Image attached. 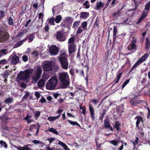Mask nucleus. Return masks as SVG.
<instances>
[{"label": "nucleus", "mask_w": 150, "mask_h": 150, "mask_svg": "<svg viewBox=\"0 0 150 150\" xmlns=\"http://www.w3.org/2000/svg\"><path fill=\"white\" fill-rule=\"evenodd\" d=\"M59 79L61 83V88H66L70 84V80L67 72H60L59 74Z\"/></svg>", "instance_id": "obj_1"}, {"label": "nucleus", "mask_w": 150, "mask_h": 150, "mask_svg": "<svg viewBox=\"0 0 150 150\" xmlns=\"http://www.w3.org/2000/svg\"><path fill=\"white\" fill-rule=\"evenodd\" d=\"M59 61L62 68L64 69H67L69 65L68 56L65 52H61L59 56Z\"/></svg>", "instance_id": "obj_2"}, {"label": "nucleus", "mask_w": 150, "mask_h": 150, "mask_svg": "<svg viewBox=\"0 0 150 150\" xmlns=\"http://www.w3.org/2000/svg\"><path fill=\"white\" fill-rule=\"evenodd\" d=\"M33 70L32 69H29L25 70L24 71H22L17 74V77L20 79L24 80L26 82L30 77V74L32 73Z\"/></svg>", "instance_id": "obj_3"}, {"label": "nucleus", "mask_w": 150, "mask_h": 150, "mask_svg": "<svg viewBox=\"0 0 150 150\" xmlns=\"http://www.w3.org/2000/svg\"><path fill=\"white\" fill-rule=\"evenodd\" d=\"M57 83V79L56 76L52 77L47 81L46 85V88L49 90L55 89Z\"/></svg>", "instance_id": "obj_4"}, {"label": "nucleus", "mask_w": 150, "mask_h": 150, "mask_svg": "<svg viewBox=\"0 0 150 150\" xmlns=\"http://www.w3.org/2000/svg\"><path fill=\"white\" fill-rule=\"evenodd\" d=\"M149 56V55L148 54L146 53L142 56L141 57L139 58L138 61L136 62L134 65L132 67L130 70L129 71V73H130L131 72L133 69L136 67L137 66L139 65L143 62L145 61L147 58Z\"/></svg>", "instance_id": "obj_5"}, {"label": "nucleus", "mask_w": 150, "mask_h": 150, "mask_svg": "<svg viewBox=\"0 0 150 150\" xmlns=\"http://www.w3.org/2000/svg\"><path fill=\"white\" fill-rule=\"evenodd\" d=\"M149 56V55L148 54L146 53L142 56L141 57L139 58L138 61L136 62L134 65L132 67L130 70L129 71V73H130L131 72L133 69L136 67L137 66L139 65L143 62L145 61L147 58Z\"/></svg>", "instance_id": "obj_6"}, {"label": "nucleus", "mask_w": 150, "mask_h": 150, "mask_svg": "<svg viewBox=\"0 0 150 150\" xmlns=\"http://www.w3.org/2000/svg\"><path fill=\"white\" fill-rule=\"evenodd\" d=\"M129 103L132 106H134L141 103H146L147 102L142 100H138L136 97H133L130 99Z\"/></svg>", "instance_id": "obj_7"}, {"label": "nucleus", "mask_w": 150, "mask_h": 150, "mask_svg": "<svg viewBox=\"0 0 150 150\" xmlns=\"http://www.w3.org/2000/svg\"><path fill=\"white\" fill-rule=\"evenodd\" d=\"M64 33L62 31H57L55 36L56 39L58 41L64 42L66 40V37L63 34Z\"/></svg>", "instance_id": "obj_8"}, {"label": "nucleus", "mask_w": 150, "mask_h": 150, "mask_svg": "<svg viewBox=\"0 0 150 150\" xmlns=\"http://www.w3.org/2000/svg\"><path fill=\"white\" fill-rule=\"evenodd\" d=\"M42 71L40 67H38L35 72L34 76H33V79L35 82H37L38 80L40 79L41 74H42Z\"/></svg>", "instance_id": "obj_9"}, {"label": "nucleus", "mask_w": 150, "mask_h": 150, "mask_svg": "<svg viewBox=\"0 0 150 150\" xmlns=\"http://www.w3.org/2000/svg\"><path fill=\"white\" fill-rule=\"evenodd\" d=\"M69 24L68 23H67L64 20L62 23L61 26L62 27H64L62 30L64 33H66L70 30V29L69 26Z\"/></svg>", "instance_id": "obj_10"}, {"label": "nucleus", "mask_w": 150, "mask_h": 150, "mask_svg": "<svg viewBox=\"0 0 150 150\" xmlns=\"http://www.w3.org/2000/svg\"><path fill=\"white\" fill-rule=\"evenodd\" d=\"M59 50L55 45H54L50 47L49 49V51L52 55H56L57 54Z\"/></svg>", "instance_id": "obj_11"}, {"label": "nucleus", "mask_w": 150, "mask_h": 150, "mask_svg": "<svg viewBox=\"0 0 150 150\" xmlns=\"http://www.w3.org/2000/svg\"><path fill=\"white\" fill-rule=\"evenodd\" d=\"M45 70L46 71H50L52 70V64L50 61H47L43 65Z\"/></svg>", "instance_id": "obj_12"}, {"label": "nucleus", "mask_w": 150, "mask_h": 150, "mask_svg": "<svg viewBox=\"0 0 150 150\" xmlns=\"http://www.w3.org/2000/svg\"><path fill=\"white\" fill-rule=\"evenodd\" d=\"M40 126L39 125H37L35 124H33L31 125L29 129L30 132H34L35 131H36V135H38L39 130Z\"/></svg>", "instance_id": "obj_13"}, {"label": "nucleus", "mask_w": 150, "mask_h": 150, "mask_svg": "<svg viewBox=\"0 0 150 150\" xmlns=\"http://www.w3.org/2000/svg\"><path fill=\"white\" fill-rule=\"evenodd\" d=\"M89 109L90 113V115L92 120H95V112L91 104L89 105Z\"/></svg>", "instance_id": "obj_14"}, {"label": "nucleus", "mask_w": 150, "mask_h": 150, "mask_svg": "<svg viewBox=\"0 0 150 150\" xmlns=\"http://www.w3.org/2000/svg\"><path fill=\"white\" fill-rule=\"evenodd\" d=\"M76 45L74 44H72L68 47V51L69 54L74 52L76 50Z\"/></svg>", "instance_id": "obj_15"}, {"label": "nucleus", "mask_w": 150, "mask_h": 150, "mask_svg": "<svg viewBox=\"0 0 150 150\" xmlns=\"http://www.w3.org/2000/svg\"><path fill=\"white\" fill-rule=\"evenodd\" d=\"M34 36L35 34L34 33H32L30 34L24 39V41L25 42L27 40H28V42L30 43L32 42L33 40Z\"/></svg>", "instance_id": "obj_16"}, {"label": "nucleus", "mask_w": 150, "mask_h": 150, "mask_svg": "<svg viewBox=\"0 0 150 150\" xmlns=\"http://www.w3.org/2000/svg\"><path fill=\"white\" fill-rule=\"evenodd\" d=\"M9 36L8 32H6L0 35V38L3 41H6L9 39Z\"/></svg>", "instance_id": "obj_17"}, {"label": "nucleus", "mask_w": 150, "mask_h": 150, "mask_svg": "<svg viewBox=\"0 0 150 150\" xmlns=\"http://www.w3.org/2000/svg\"><path fill=\"white\" fill-rule=\"evenodd\" d=\"M11 146L19 150H32V149L27 147V146H25L23 147H22L21 146H17L13 144H12Z\"/></svg>", "instance_id": "obj_18"}, {"label": "nucleus", "mask_w": 150, "mask_h": 150, "mask_svg": "<svg viewBox=\"0 0 150 150\" xmlns=\"http://www.w3.org/2000/svg\"><path fill=\"white\" fill-rule=\"evenodd\" d=\"M135 119H137L136 123V127L139 129V125L141 121L143 122V118L141 116H137L135 118Z\"/></svg>", "instance_id": "obj_19"}, {"label": "nucleus", "mask_w": 150, "mask_h": 150, "mask_svg": "<svg viewBox=\"0 0 150 150\" xmlns=\"http://www.w3.org/2000/svg\"><path fill=\"white\" fill-rule=\"evenodd\" d=\"M80 18L86 19L89 16V13L87 12H82L80 14Z\"/></svg>", "instance_id": "obj_20"}, {"label": "nucleus", "mask_w": 150, "mask_h": 150, "mask_svg": "<svg viewBox=\"0 0 150 150\" xmlns=\"http://www.w3.org/2000/svg\"><path fill=\"white\" fill-rule=\"evenodd\" d=\"M12 64L14 65L18 63L19 60V57L16 55H15L12 57Z\"/></svg>", "instance_id": "obj_21"}, {"label": "nucleus", "mask_w": 150, "mask_h": 150, "mask_svg": "<svg viewBox=\"0 0 150 150\" xmlns=\"http://www.w3.org/2000/svg\"><path fill=\"white\" fill-rule=\"evenodd\" d=\"M150 47V39L147 37L146 39L145 43V48L147 51H148Z\"/></svg>", "instance_id": "obj_22"}, {"label": "nucleus", "mask_w": 150, "mask_h": 150, "mask_svg": "<svg viewBox=\"0 0 150 150\" xmlns=\"http://www.w3.org/2000/svg\"><path fill=\"white\" fill-rule=\"evenodd\" d=\"M104 6V4L103 3H102L101 1L98 2L97 1L96 6L95 7V9L96 10H99L100 8H103Z\"/></svg>", "instance_id": "obj_23"}, {"label": "nucleus", "mask_w": 150, "mask_h": 150, "mask_svg": "<svg viewBox=\"0 0 150 150\" xmlns=\"http://www.w3.org/2000/svg\"><path fill=\"white\" fill-rule=\"evenodd\" d=\"M114 128H115L117 131H119L121 127V123L119 121H116L115 124V126H113Z\"/></svg>", "instance_id": "obj_24"}, {"label": "nucleus", "mask_w": 150, "mask_h": 150, "mask_svg": "<svg viewBox=\"0 0 150 150\" xmlns=\"http://www.w3.org/2000/svg\"><path fill=\"white\" fill-rule=\"evenodd\" d=\"M67 23H68L69 24H71L73 22V18L71 17H67L64 19Z\"/></svg>", "instance_id": "obj_25"}, {"label": "nucleus", "mask_w": 150, "mask_h": 150, "mask_svg": "<svg viewBox=\"0 0 150 150\" xmlns=\"http://www.w3.org/2000/svg\"><path fill=\"white\" fill-rule=\"evenodd\" d=\"M117 32V30L116 26L114 25L113 26V40L115 41L116 39V35Z\"/></svg>", "instance_id": "obj_26"}, {"label": "nucleus", "mask_w": 150, "mask_h": 150, "mask_svg": "<svg viewBox=\"0 0 150 150\" xmlns=\"http://www.w3.org/2000/svg\"><path fill=\"white\" fill-rule=\"evenodd\" d=\"M45 80L44 79H41L38 81V86L39 87H43L44 86Z\"/></svg>", "instance_id": "obj_27"}, {"label": "nucleus", "mask_w": 150, "mask_h": 150, "mask_svg": "<svg viewBox=\"0 0 150 150\" xmlns=\"http://www.w3.org/2000/svg\"><path fill=\"white\" fill-rule=\"evenodd\" d=\"M32 143H33L35 144H39L40 145V147H42L44 145V143H43L41 141H40L38 140H34L32 142Z\"/></svg>", "instance_id": "obj_28"}, {"label": "nucleus", "mask_w": 150, "mask_h": 150, "mask_svg": "<svg viewBox=\"0 0 150 150\" xmlns=\"http://www.w3.org/2000/svg\"><path fill=\"white\" fill-rule=\"evenodd\" d=\"M136 45L130 44L127 46V49L128 50L132 51L133 50H136Z\"/></svg>", "instance_id": "obj_29"}, {"label": "nucleus", "mask_w": 150, "mask_h": 150, "mask_svg": "<svg viewBox=\"0 0 150 150\" xmlns=\"http://www.w3.org/2000/svg\"><path fill=\"white\" fill-rule=\"evenodd\" d=\"M104 127L105 129H108L111 125L109 123V120L108 119H106L104 121Z\"/></svg>", "instance_id": "obj_30"}, {"label": "nucleus", "mask_w": 150, "mask_h": 150, "mask_svg": "<svg viewBox=\"0 0 150 150\" xmlns=\"http://www.w3.org/2000/svg\"><path fill=\"white\" fill-rule=\"evenodd\" d=\"M13 101V99L11 97H8L6 98V99L4 100V102L7 104L9 105V103H11Z\"/></svg>", "instance_id": "obj_31"}, {"label": "nucleus", "mask_w": 150, "mask_h": 150, "mask_svg": "<svg viewBox=\"0 0 150 150\" xmlns=\"http://www.w3.org/2000/svg\"><path fill=\"white\" fill-rule=\"evenodd\" d=\"M24 42H25V41H24V39L18 42L14 46L13 48H16L22 45Z\"/></svg>", "instance_id": "obj_32"}, {"label": "nucleus", "mask_w": 150, "mask_h": 150, "mask_svg": "<svg viewBox=\"0 0 150 150\" xmlns=\"http://www.w3.org/2000/svg\"><path fill=\"white\" fill-rule=\"evenodd\" d=\"M68 121L70 124L73 125H76L78 126L79 127L81 128L80 125L78 124L77 122L69 120H68Z\"/></svg>", "instance_id": "obj_33"}, {"label": "nucleus", "mask_w": 150, "mask_h": 150, "mask_svg": "<svg viewBox=\"0 0 150 150\" xmlns=\"http://www.w3.org/2000/svg\"><path fill=\"white\" fill-rule=\"evenodd\" d=\"M6 28L5 26H0V35L6 32Z\"/></svg>", "instance_id": "obj_34"}, {"label": "nucleus", "mask_w": 150, "mask_h": 150, "mask_svg": "<svg viewBox=\"0 0 150 150\" xmlns=\"http://www.w3.org/2000/svg\"><path fill=\"white\" fill-rule=\"evenodd\" d=\"M150 8V2L149 1L145 5V8L144 10H145L146 11L149 12Z\"/></svg>", "instance_id": "obj_35"}, {"label": "nucleus", "mask_w": 150, "mask_h": 150, "mask_svg": "<svg viewBox=\"0 0 150 150\" xmlns=\"http://www.w3.org/2000/svg\"><path fill=\"white\" fill-rule=\"evenodd\" d=\"M7 50L6 49H1L0 50V57L7 54Z\"/></svg>", "instance_id": "obj_36"}, {"label": "nucleus", "mask_w": 150, "mask_h": 150, "mask_svg": "<svg viewBox=\"0 0 150 150\" xmlns=\"http://www.w3.org/2000/svg\"><path fill=\"white\" fill-rule=\"evenodd\" d=\"M62 19V17L61 15H57L55 19V21L56 23H59Z\"/></svg>", "instance_id": "obj_37"}, {"label": "nucleus", "mask_w": 150, "mask_h": 150, "mask_svg": "<svg viewBox=\"0 0 150 150\" xmlns=\"http://www.w3.org/2000/svg\"><path fill=\"white\" fill-rule=\"evenodd\" d=\"M43 29L44 30V32L47 35L49 34L50 27L47 24L43 28Z\"/></svg>", "instance_id": "obj_38"}, {"label": "nucleus", "mask_w": 150, "mask_h": 150, "mask_svg": "<svg viewBox=\"0 0 150 150\" xmlns=\"http://www.w3.org/2000/svg\"><path fill=\"white\" fill-rule=\"evenodd\" d=\"M48 131L57 135H58L59 134L56 129L52 127L49 129Z\"/></svg>", "instance_id": "obj_39"}, {"label": "nucleus", "mask_w": 150, "mask_h": 150, "mask_svg": "<svg viewBox=\"0 0 150 150\" xmlns=\"http://www.w3.org/2000/svg\"><path fill=\"white\" fill-rule=\"evenodd\" d=\"M6 12V10L5 11L0 10V20L2 19L4 17L5 14Z\"/></svg>", "instance_id": "obj_40"}, {"label": "nucleus", "mask_w": 150, "mask_h": 150, "mask_svg": "<svg viewBox=\"0 0 150 150\" xmlns=\"http://www.w3.org/2000/svg\"><path fill=\"white\" fill-rule=\"evenodd\" d=\"M80 21H76L74 22L72 26L73 28L74 29L75 27H78L80 24Z\"/></svg>", "instance_id": "obj_41"}, {"label": "nucleus", "mask_w": 150, "mask_h": 150, "mask_svg": "<svg viewBox=\"0 0 150 150\" xmlns=\"http://www.w3.org/2000/svg\"><path fill=\"white\" fill-rule=\"evenodd\" d=\"M87 25V22L84 21L82 23L81 25V27H82V28H83V30H85L86 29Z\"/></svg>", "instance_id": "obj_42"}, {"label": "nucleus", "mask_w": 150, "mask_h": 150, "mask_svg": "<svg viewBox=\"0 0 150 150\" xmlns=\"http://www.w3.org/2000/svg\"><path fill=\"white\" fill-rule=\"evenodd\" d=\"M148 13V12L146 11L145 10H143L141 17L144 19L147 16Z\"/></svg>", "instance_id": "obj_43"}, {"label": "nucleus", "mask_w": 150, "mask_h": 150, "mask_svg": "<svg viewBox=\"0 0 150 150\" xmlns=\"http://www.w3.org/2000/svg\"><path fill=\"white\" fill-rule=\"evenodd\" d=\"M54 21L55 18L54 17H52L49 20L48 22L51 25H55Z\"/></svg>", "instance_id": "obj_44"}, {"label": "nucleus", "mask_w": 150, "mask_h": 150, "mask_svg": "<svg viewBox=\"0 0 150 150\" xmlns=\"http://www.w3.org/2000/svg\"><path fill=\"white\" fill-rule=\"evenodd\" d=\"M40 112L38 111H36L35 112L34 117L36 119H37L40 116Z\"/></svg>", "instance_id": "obj_45"}, {"label": "nucleus", "mask_w": 150, "mask_h": 150, "mask_svg": "<svg viewBox=\"0 0 150 150\" xmlns=\"http://www.w3.org/2000/svg\"><path fill=\"white\" fill-rule=\"evenodd\" d=\"M83 5L84 6H86L85 8L87 9L90 6L89 2L88 1H86L83 3Z\"/></svg>", "instance_id": "obj_46"}, {"label": "nucleus", "mask_w": 150, "mask_h": 150, "mask_svg": "<svg viewBox=\"0 0 150 150\" xmlns=\"http://www.w3.org/2000/svg\"><path fill=\"white\" fill-rule=\"evenodd\" d=\"M136 139L134 142H133L132 143L133 144V146L134 147L133 149H134L135 148V146L136 144H137L138 143V141L139 140V139L137 137H136Z\"/></svg>", "instance_id": "obj_47"}, {"label": "nucleus", "mask_w": 150, "mask_h": 150, "mask_svg": "<svg viewBox=\"0 0 150 150\" xmlns=\"http://www.w3.org/2000/svg\"><path fill=\"white\" fill-rule=\"evenodd\" d=\"M130 79H128L126 80L123 83L122 86V89H123L125 86L129 82Z\"/></svg>", "instance_id": "obj_48"}, {"label": "nucleus", "mask_w": 150, "mask_h": 150, "mask_svg": "<svg viewBox=\"0 0 150 150\" xmlns=\"http://www.w3.org/2000/svg\"><path fill=\"white\" fill-rule=\"evenodd\" d=\"M8 61L5 59H3L0 61V64L4 65L7 64Z\"/></svg>", "instance_id": "obj_49"}, {"label": "nucleus", "mask_w": 150, "mask_h": 150, "mask_svg": "<svg viewBox=\"0 0 150 150\" xmlns=\"http://www.w3.org/2000/svg\"><path fill=\"white\" fill-rule=\"evenodd\" d=\"M110 143L114 146H117L118 144V140H112L110 142Z\"/></svg>", "instance_id": "obj_50"}, {"label": "nucleus", "mask_w": 150, "mask_h": 150, "mask_svg": "<svg viewBox=\"0 0 150 150\" xmlns=\"http://www.w3.org/2000/svg\"><path fill=\"white\" fill-rule=\"evenodd\" d=\"M116 110L117 113L119 112L122 113L123 112V110L121 107H119L118 108H116Z\"/></svg>", "instance_id": "obj_51"}, {"label": "nucleus", "mask_w": 150, "mask_h": 150, "mask_svg": "<svg viewBox=\"0 0 150 150\" xmlns=\"http://www.w3.org/2000/svg\"><path fill=\"white\" fill-rule=\"evenodd\" d=\"M0 144L2 146H4V148H6L7 146V145L5 142H4L3 141H0Z\"/></svg>", "instance_id": "obj_52"}, {"label": "nucleus", "mask_w": 150, "mask_h": 150, "mask_svg": "<svg viewBox=\"0 0 150 150\" xmlns=\"http://www.w3.org/2000/svg\"><path fill=\"white\" fill-rule=\"evenodd\" d=\"M32 54L34 57H36L39 56V53L38 51H35L32 53Z\"/></svg>", "instance_id": "obj_53"}, {"label": "nucleus", "mask_w": 150, "mask_h": 150, "mask_svg": "<svg viewBox=\"0 0 150 150\" xmlns=\"http://www.w3.org/2000/svg\"><path fill=\"white\" fill-rule=\"evenodd\" d=\"M75 40V38L74 37H71L70 38L68 41V43H71V44H73V42H74Z\"/></svg>", "instance_id": "obj_54"}, {"label": "nucleus", "mask_w": 150, "mask_h": 150, "mask_svg": "<svg viewBox=\"0 0 150 150\" xmlns=\"http://www.w3.org/2000/svg\"><path fill=\"white\" fill-rule=\"evenodd\" d=\"M99 21V18H97L94 25L95 27H97L98 26Z\"/></svg>", "instance_id": "obj_55"}, {"label": "nucleus", "mask_w": 150, "mask_h": 150, "mask_svg": "<svg viewBox=\"0 0 150 150\" xmlns=\"http://www.w3.org/2000/svg\"><path fill=\"white\" fill-rule=\"evenodd\" d=\"M95 140H96V146L97 149H100L101 147V143H100L99 144H98L97 142L96 139H95Z\"/></svg>", "instance_id": "obj_56"}, {"label": "nucleus", "mask_w": 150, "mask_h": 150, "mask_svg": "<svg viewBox=\"0 0 150 150\" xmlns=\"http://www.w3.org/2000/svg\"><path fill=\"white\" fill-rule=\"evenodd\" d=\"M29 96V93L28 92H26V94L23 97L22 100H26Z\"/></svg>", "instance_id": "obj_57"}, {"label": "nucleus", "mask_w": 150, "mask_h": 150, "mask_svg": "<svg viewBox=\"0 0 150 150\" xmlns=\"http://www.w3.org/2000/svg\"><path fill=\"white\" fill-rule=\"evenodd\" d=\"M23 60L24 62H26L28 61V57L26 55H24L22 57Z\"/></svg>", "instance_id": "obj_58"}, {"label": "nucleus", "mask_w": 150, "mask_h": 150, "mask_svg": "<svg viewBox=\"0 0 150 150\" xmlns=\"http://www.w3.org/2000/svg\"><path fill=\"white\" fill-rule=\"evenodd\" d=\"M69 73L71 76H74V69L72 68L70 69L69 70Z\"/></svg>", "instance_id": "obj_59"}, {"label": "nucleus", "mask_w": 150, "mask_h": 150, "mask_svg": "<svg viewBox=\"0 0 150 150\" xmlns=\"http://www.w3.org/2000/svg\"><path fill=\"white\" fill-rule=\"evenodd\" d=\"M48 120L51 122L53 121L56 120L55 117H48Z\"/></svg>", "instance_id": "obj_60"}, {"label": "nucleus", "mask_w": 150, "mask_h": 150, "mask_svg": "<svg viewBox=\"0 0 150 150\" xmlns=\"http://www.w3.org/2000/svg\"><path fill=\"white\" fill-rule=\"evenodd\" d=\"M9 74V73L8 71H5L3 75V78H7L8 76V75Z\"/></svg>", "instance_id": "obj_61"}, {"label": "nucleus", "mask_w": 150, "mask_h": 150, "mask_svg": "<svg viewBox=\"0 0 150 150\" xmlns=\"http://www.w3.org/2000/svg\"><path fill=\"white\" fill-rule=\"evenodd\" d=\"M8 23L10 25H11L13 24V19L11 17H10L9 18L8 20Z\"/></svg>", "instance_id": "obj_62"}, {"label": "nucleus", "mask_w": 150, "mask_h": 150, "mask_svg": "<svg viewBox=\"0 0 150 150\" xmlns=\"http://www.w3.org/2000/svg\"><path fill=\"white\" fill-rule=\"evenodd\" d=\"M120 10L114 13H112V16L114 17H115L117 16H118L120 14Z\"/></svg>", "instance_id": "obj_63"}, {"label": "nucleus", "mask_w": 150, "mask_h": 150, "mask_svg": "<svg viewBox=\"0 0 150 150\" xmlns=\"http://www.w3.org/2000/svg\"><path fill=\"white\" fill-rule=\"evenodd\" d=\"M55 140V139L53 137L49 138L48 139V140L50 144H51L52 142H54Z\"/></svg>", "instance_id": "obj_64"}]
</instances>
